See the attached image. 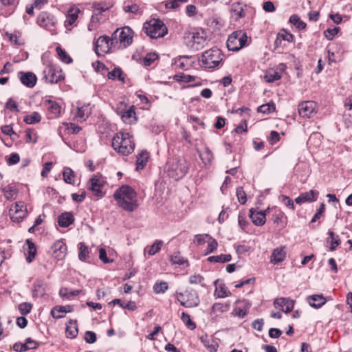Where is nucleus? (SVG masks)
I'll return each mask as SVG.
<instances>
[{"label":"nucleus","instance_id":"nucleus-1","mask_svg":"<svg viewBox=\"0 0 352 352\" xmlns=\"http://www.w3.org/2000/svg\"><path fill=\"white\" fill-rule=\"evenodd\" d=\"M113 197L118 205L125 211L131 212L138 207L137 193L131 186H122L116 190Z\"/></svg>","mask_w":352,"mask_h":352},{"label":"nucleus","instance_id":"nucleus-2","mask_svg":"<svg viewBox=\"0 0 352 352\" xmlns=\"http://www.w3.org/2000/svg\"><path fill=\"white\" fill-rule=\"evenodd\" d=\"M111 146L118 153L126 156L133 152L135 144L130 133L120 131L113 136Z\"/></svg>","mask_w":352,"mask_h":352},{"label":"nucleus","instance_id":"nucleus-3","mask_svg":"<svg viewBox=\"0 0 352 352\" xmlns=\"http://www.w3.org/2000/svg\"><path fill=\"white\" fill-rule=\"evenodd\" d=\"M188 165L184 158H173L168 160L166 165V171L168 175L177 181L187 173Z\"/></svg>","mask_w":352,"mask_h":352},{"label":"nucleus","instance_id":"nucleus-4","mask_svg":"<svg viewBox=\"0 0 352 352\" xmlns=\"http://www.w3.org/2000/svg\"><path fill=\"white\" fill-rule=\"evenodd\" d=\"M223 54L217 47H212L202 53L199 61L201 65L207 69H214L219 67L223 60Z\"/></svg>","mask_w":352,"mask_h":352},{"label":"nucleus","instance_id":"nucleus-5","mask_svg":"<svg viewBox=\"0 0 352 352\" xmlns=\"http://www.w3.org/2000/svg\"><path fill=\"white\" fill-rule=\"evenodd\" d=\"M111 36L116 49H124L132 43L133 31L129 26H125L121 29H117Z\"/></svg>","mask_w":352,"mask_h":352},{"label":"nucleus","instance_id":"nucleus-6","mask_svg":"<svg viewBox=\"0 0 352 352\" xmlns=\"http://www.w3.org/2000/svg\"><path fill=\"white\" fill-rule=\"evenodd\" d=\"M143 30L151 38L164 37L168 32L166 26L159 19H151L145 22Z\"/></svg>","mask_w":352,"mask_h":352},{"label":"nucleus","instance_id":"nucleus-7","mask_svg":"<svg viewBox=\"0 0 352 352\" xmlns=\"http://www.w3.org/2000/svg\"><path fill=\"white\" fill-rule=\"evenodd\" d=\"M248 36L243 30L233 32L228 38L226 45L228 50L236 52L246 45Z\"/></svg>","mask_w":352,"mask_h":352},{"label":"nucleus","instance_id":"nucleus-8","mask_svg":"<svg viewBox=\"0 0 352 352\" xmlns=\"http://www.w3.org/2000/svg\"><path fill=\"white\" fill-rule=\"evenodd\" d=\"M43 78L47 82L54 84L64 80L62 69L52 63H49L43 71Z\"/></svg>","mask_w":352,"mask_h":352},{"label":"nucleus","instance_id":"nucleus-9","mask_svg":"<svg viewBox=\"0 0 352 352\" xmlns=\"http://www.w3.org/2000/svg\"><path fill=\"white\" fill-rule=\"evenodd\" d=\"M36 23L41 28L49 31L52 35L56 34L57 21L53 14L47 12H41L37 16Z\"/></svg>","mask_w":352,"mask_h":352},{"label":"nucleus","instance_id":"nucleus-10","mask_svg":"<svg viewBox=\"0 0 352 352\" xmlns=\"http://www.w3.org/2000/svg\"><path fill=\"white\" fill-rule=\"evenodd\" d=\"M112 36L109 38L106 35L100 36L94 43V50L98 56L109 52L111 50H116L113 43Z\"/></svg>","mask_w":352,"mask_h":352},{"label":"nucleus","instance_id":"nucleus-11","mask_svg":"<svg viewBox=\"0 0 352 352\" xmlns=\"http://www.w3.org/2000/svg\"><path fill=\"white\" fill-rule=\"evenodd\" d=\"M209 41L207 32L203 29H197L192 32L191 47L200 50L208 45Z\"/></svg>","mask_w":352,"mask_h":352},{"label":"nucleus","instance_id":"nucleus-12","mask_svg":"<svg viewBox=\"0 0 352 352\" xmlns=\"http://www.w3.org/2000/svg\"><path fill=\"white\" fill-rule=\"evenodd\" d=\"M317 104L314 101H304L298 105V113L301 117L311 118L316 113Z\"/></svg>","mask_w":352,"mask_h":352},{"label":"nucleus","instance_id":"nucleus-13","mask_svg":"<svg viewBox=\"0 0 352 352\" xmlns=\"http://www.w3.org/2000/svg\"><path fill=\"white\" fill-rule=\"evenodd\" d=\"M103 185V179L98 175H94L89 179L88 183V189L91 190L94 195L102 197L103 196L102 192Z\"/></svg>","mask_w":352,"mask_h":352},{"label":"nucleus","instance_id":"nucleus-14","mask_svg":"<svg viewBox=\"0 0 352 352\" xmlns=\"http://www.w3.org/2000/svg\"><path fill=\"white\" fill-rule=\"evenodd\" d=\"M286 69V65L283 63L279 64L276 69H270L267 71L264 76V78L267 82H274L281 78L282 74Z\"/></svg>","mask_w":352,"mask_h":352},{"label":"nucleus","instance_id":"nucleus-15","mask_svg":"<svg viewBox=\"0 0 352 352\" xmlns=\"http://www.w3.org/2000/svg\"><path fill=\"white\" fill-rule=\"evenodd\" d=\"M186 300H181V305L186 308L197 307L200 303L199 296L194 290L186 291Z\"/></svg>","mask_w":352,"mask_h":352},{"label":"nucleus","instance_id":"nucleus-16","mask_svg":"<svg viewBox=\"0 0 352 352\" xmlns=\"http://www.w3.org/2000/svg\"><path fill=\"white\" fill-rule=\"evenodd\" d=\"M295 300L289 298H278L274 300V306L276 308L282 307V311L286 314L291 312L294 307Z\"/></svg>","mask_w":352,"mask_h":352},{"label":"nucleus","instance_id":"nucleus-17","mask_svg":"<svg viewBox=\"0 0 352 352\" xmlns=\"http://www.w3.org/2000/svg\"><path fill=\"white\" fill-rule=\"evenodd\" d=\"M18 77L23 85L30 88L34 87L36 83V76L31 72H19Z\"/></svg>","mask_w":352,"mask_h":352},{"label":"nucleus","instance_id":"nucleus-18","mask_svg":"<svg viewBox=\"0 0 352 352\" xmlns=\"http://www.w3.org/2000/svg\"><path fill=\"white\" fill-rule=\"evenodd\" d=\"M67 245L61 241H56L52 246L54 256L58 260L65 258L67 254Z\"/></svg>","mask_w":352,"mask_h":352},{"label":"nucleus","instance_id":"nucleus-19","mask_svg":"<svg viewBox=\"0 0 352 352\" xmlns=\"http://www.w3.org/2000/svg\"><path fill=\"white\" fill-rule=\"evenodd\" d=\"M306 300L311 307L315 309L320 308L327 302L326 298L322 294H314L308 296L306 298Z\"/></svg>","mask_w":352,"mask_h":352},{"label":"nucleus","instance_id":"nucleus-20","mask_svg":"<svg viewBox=\"0 0 352 352\" xmlns=\"http://www.w3.org/2000/svg\"><path fill=\"white\" fill-rule=\"evenodd\" d=\"M45 105L51 118H58L60 116L61 107L58 102L52 100H46Z\"/></svg>","mask_w":352,"mask_h":352},{"label":"nucleus","instance_id":"nucleus-21","mask_svg":"<svg viewBox=\"0 0 352 352\" xmlns=\"http://www.w3.org/2000/svg\"><path fill=\"white\" fill-rule=\"evenodd\" d=\"M91 114V108L89 105L84 104L82 106H78L74 118L78 122L85 121Z\"/></svg>","mask_w":352,"mask_h":352},{"label":"nucleus","instance_id":"nucleus-22","mask_svg":"<svg viewBox=\"0 0 352 352\" xmlns=\"http://www.w3.org/2000/svg\"><path fill=\"white\" fill-rule=\"evenodd\" d=\"M286 257V251L284 247L275 248L271 255L270 262L273 264L279 263L285 260Z\"/></svg>","mask_w":352,"mask_h":352},{"label":"nucleus","instance_id":"nucleus-23","mask_svg":"<svg viewBox=\"0 0 352 352\" xmlns=\"http://www.w3.org/2000/svg\"><path fill=\"white\" fill-rule=\"evenodd\" d=\"M219 281V279H217L215 280L213 283L214 285L216 287L214 293V296H215V298H223L231 296V292L228 290V287L226 286L225 284L221 283L219 286H217V283Z\"/></svg>","mask_w":352,"mask_h":352},{"label":"nucleus","instance_id":"nucleus-24","mask_svg":"<svg viewBox=\"0 0 352 352\" xmlns=\"http://www.w3.org/2000/svg\"><path fill=\"white\" fill-rule=\"evenodd\" d=\"M318 192L313 190L300 194L295 199V201L298 204H301L307 201H314L317 199Z\"/></svg>","mask_w":352,"mask_h":352},{"label":"nucleus","instance_id":"nucleus-25","mask_svg":"<svg viewBox=\"0 0 352 352\" xmlns=\"http://www.w3.org/2000/svg\"><path fill=\"white\" fill-rule=\"evenodd\" d=\"M74 221V215L72 212H65L59 215L58 223L60 227L67 228Z\"/></svg>","mask_w":352,"mask_h":352},{"label":"nucleus","instance_id":"nucleus-26","mask_svg":"<svg viewBox=\"0 0 352 352\" xmlns=\"http://www.w3.org/2000/svg\"><path fill=\"white\" fill-rule=\"evenodd\" d=\"M72 311V308L69 305L67 306H58L54 307L51 310V315L54 318H63L66 313L71 312Z\"/></svg>","mask_w":352,"mask_h":352},{"label":"nucleus","instance_id":"nucleus-27","mask_svg":"<svg viewBox=\"0 0 352 352\" xmlns=\"http://www.w3.org/2000/svg\"><path fill=\"white\" fill-rule=\"evenodd\" d=\"M149 158V153L146 151H142L137 155L136 160V170H140L145 168L148 160Z\"/></svg>","mask_w":352,"mask_h":352},{"label":"nucleus","instance_id":"nucleus-28","mask_svg":"<svg viewBox=\"0 0 352 352\" xmlns=\"http://www.w3.org/2000/svg\"><path fill=\"white\" fill-rule=\"evenodd\" d=\"M80 10L78 8H72L68 10L66 20L65 21V25H73L75 24L78 17Z\"/></svg>","mask_w":352,"mask_h":352},{"label":"nucleus","instance_id":"nucleus-29","mask_svg":"<svg viewBox=\"0 0 352 352\" xmlns=\"http://www.w3.org/2000/svg\"><path fill=\"white\" fill-rule=\"evenodd\" d=\"M250 218L252 223L257 226H261L265 224L266 218L261 213H258L254 208H251L249 211Z\"/></svg>","mask_w":352,"mask_h":352},{"label":"nucleus","instance_id":"nucleus-30","mask_svg":"<svg viewBox=\"0 0 352 352\" xmlns=\"http://www.w3.org/2000/svg\"><path fill=\"white\" fill-rule=\"evenodd\" d=\"M120 114L122 121L126 124H131L135 120L133 106L126 111H120Z\"/></svg>","mask_w":352,"mask_h":352},{"label":"nucleus","instance_id":"nucleus-31","mask_svg":"<svg viewBox=\"0 0 352 352\" xmlns=\"http://www.w3.org/2000/svg\"><path fill=\"white\" fill-rule=\"evenodd\" d=\"M78 333L76 320H70L69 324L67 325L65 333L67 338H74Z\"/></svg>","mask_w":352,"mask_h":352},{"label":"nucleus","instance_id":"nucleus-32","mask_svg":"<svg viewBox=\"0 0 352 352\" xmlns=\"http://www.w3.org/2000/svg\"><path fill=\"white\" fill-rule=\"evenodd\" d=\"M45 294V283L42 280H36L34 283L33 295L41 297Z\"/></svg>","mask_w":352,"mask_h":352},{"label":"nucleus","instance_id":"nucleus-33","mask_svg":"<svg viewBox=\"0 0 352 352\" xmlns=\"http://www.w3.org/2000/svg\"><path fill=\"white\" fill-rule=\"evenodd\" d=\"M231 12L236 16V20L243 18L245 16L243 5L240 2H236L232 4Z\"/></svg>","mask_w":352,"mask_h":352},{"label":"nucleus","instance_id":"nucleus-34","mask_svg":"<svg viewBox=\"0 0 352 352\" xmlns=\"http://www.w3.org/2000/svg\"><path fill=\"white\" fill-rule=\"evenodd\" d=\"M190 56H181L175 59V65L182 69H188L190 67Z\"/></svg>","mask_w":352,"mask_h":352},{"label":"nucleus","instance_id":"nucleus-35","mask_svg":"<svg viewBox=\"0 0 352 352\" xmlns=\"http://www.w3.org/2000/svg\"><path fill=\"white\" fill-rule=\"evenodd\" d=\"M26 244L28 245L27 253L28 254L26 257V261L28 263H31L35 258L36 248L35 244L30 239L26 240Z\"/></svg>","mask_w":352,"mask_h":352},{"label":"nucleus","instance_id":"nucleus-36","mask_svg":"<svg viewBox=\"0 0 352 352\" xmlns=\"http://www.w3.org/2000/svg\"><path fill=\"white\" fill-rule=\"evenodd\" d=\"M2 191L4 193L6 199L8 200L14 199L16 197L17 189L14 186L8 185L2 188Z\"/></svg>","mask_w":352,"mask_h":352},{"label":"nucleus","instance_id":"nucleus-37","mask_svg":"<svg viewBox=\"0 0 352 352\" xmlns=\"http://www.w3.org/2000/svg\"><path fill=\"white\" fill-rule=\"evenodd\" d=\"M107 77L110 80L118 79L121 82H124V74L120 67H115L112 71L109 72Z\"/></svg>","mask_w":352,"mask_h":352},{"label":"nucleus","instance_id":"nucleus-38","mask_svg":"<svg viewBox=\"0 0 352 352\" xmlns=\"http://www.w3.org/2000/svg\"><path fill=\"white\" fill-rule=\"evenodd\" d=\"M294 39V36L285 30L279 32L277 35V38L275 41L274 45L277 47L280 45L282 41H286L288 42H292Z\"/></svg>","mask_w":352,"mask_h":352},{"label":"nucleus","instance_id":"nucleus-39","mask_svg":"<svg viewBox=\"0 0 352 352\" xmlns=\"http://www.w3.org/2000/svg\"><path fill=\"white\" fill-rule=\"evenodd\" d=\"M110 304H112L113 305H119L120 307H121L122 308L126 309L130 311H135L137 309L135 302L134 301H131V300L129 301L126 303H124V302H122V300L120 299L116 298V299L113 300L110 302Z\"/></svg>","mask_w":352,"mask_h":352},{"label":"nucleus","instance_id":"nucleus-40","mask_svg":"<svg viewBox=\"0 0 352 352\" xmlns=\"http://www.w3.org/2000/svg\"><path fill=\"white\" fill-rule=\"evenodd\" d=\"M232 256L230 254H220L217 256H211L208 258V261L211 263H224L230 261Z\"/></svg>","mask_w":352,"mask_h":352},{"label":"nucleus","instance_id":"nucleus-41","mask_svg":"<svg viewBox=\"0 0 352 352\" xmlns=\"http://www.w3.org/2000/svg\"><path fill=\"white\" fill-rule=\"evenodd\" d=\"M78 258L82 261H86L89 258V249L88 247L83 242H80L78 243Z\"/></svg>","mask_w":352,"mask_h":352},{"label":"nucleus","instance_id":"nucleus-42","mask_svg":"<svg viewBox=\"0 0 352 352\" xmlns=\"http://www.w3.org/2000/svg\"><path fill=\"white\" fill-rule=\"evenodd\" d=\"M328 234L331 240V246L329 248V250L333 252L336 250V248L340 244L341 241L339 236L335 234L332 230H329Z\"/></svg>","mask_w":352,"mask_h":352},{"label":"nucleus","instance_id":"nucleus-43","mask_svg":"<svg viewBox=\"0 0 352 352\" xmlns=\"http://www.w3.org/2000/svg\"><path fill=\"white\" fill-rule=\"evenodd\" d=\"M199 157L205 165L210 164L213 160V154L208 147L199 154Z\"/></svg>","mask_w":352,"mask_h":352},{"label":"nucleus","instance_id":"nucleus-44","mask_svg":"<svg viewBox=\"0 0 352 352\" xmlns=\"http://www.w3.org/2000/svg\"><path fill=\"white\" fill-rule=\"evenodd\" d=\"M63 180L69 184H72L74 182V172L69 167H65L63 172Z\"/></svg>","mask_w":352,"mask_h":352},{"label":"nucleus","instance_id":"nucleus-45","mask_svg":"<svg viewBox=\"0 0 352 352\" xmlns=\"http://www.w3.org/2000/svg\"><path fill=\"white\" fill-rule=\"evenodd\" d=\"M276 109V105L274 102H269L259 106L257 111L264 114H269Z\"/></svg>","mask_w":352,"mask_h":352},{"label":"nucleus","instance_id":"nucleus-46","mask_svg":"<svg viewBox=\"0 0 352 352\" xmlns=\"http://www.w3.org/2000/svg\"><path fill=\"white\" fill-rule=\"evenodd\" d=\"M41 116L38 112H33L24 117V122L29 124L38 123L41 121Z\"/></svg>","mask_w":352,"mask_h":352},{"label":"nucleus","instance_id":"nucleus-47","mask_svg":"<svg viewBox=\"0 0 352 352\" xmlns=\"http://www.w3.org/2000/svg\"><path fill=\"white\" fill-rule=\"evenodd\" d=\"M59 59L65 63H70L72 62V58L67 54V53L62 49L60 47H57L56 49Z\"/></svg>","mask_w":352,"mask_h":352},{"label":"nucleus","instance_id":"nucleus-48","mask_svg":"<svg viewBox=\"0 0 352 352\" xmlns=\"http://www.w3.org/2000/svg\"><path fill=\"white\" fill-rule=\"evenodd\" d=\"M123 10L126 13H132L134 14H141L142 10L140 6L136 3H132L131 5H124Z\"/></svg>","mask_w":352,"mask_h":352},{"label":"nucleus","instance_id":"nucleus-49","mask_svg":"<svg viewBox=\"0 0 352 352\" xmlns=\"http://www.w3.org/2000/svg\"><path fill=\"white\" fill-rule=\"evenodd\" d=\"M230 302H227L225 304H222L221 302H215L213 304L212 307V311L213 312H226L228 311L230 309Z\"/></svg>","mask_w":352,"mask_h":352},{"label":"nucleus","instance_id":"nucleus-50","mask_svg":"<svg viewBox=\"0 0 352 352\" xmlns=\"http://www.w3.org/2000/svg\"><path fill=\"white\" fill-rule=\"evenodd\" d=\"M181 319L185 325L190 330H193L196 328V324L192 321L190 316L185 312L182 313Z\"/></svg>","mask_w":352,"mask_h":352},{"label":"nucleus","instance_id":"nucleus-51","mask_svg":"<svg viewBox=\"0 0 352 352\" xmlns=\"http://www.w3.org/2000/svg\"><path fill=\"white\" fill-rule=\"evenodd\" d=\"M28 210L26 208V206H25L24 210L21 211H18L14 213L10 214V218L13 221L20 222L27 215Z\"/></svg>","mask_w":352,"mask_h":352},{"label":"nucleus","instance_id":"nucleus-52","mask_svg":"<svg viewBox=\"0 0 352 352\" xmlns=\"http://www.w3.org/2000/svg\"><path fill=\"white\" fill-rule=\"evenodd\" d=\"M170 261L173 265H183L184 263H188V261L184 257L181 256L179 252H175L173 255L170 256Z\"/></svg>","mask_w":352,"mask_h":352},{"label":"nucleus","instance_id":"nucleus-53","mask_svg":"<svg viewBox=\"0 0 352 352\" xmlns=\"http://www.w3.org/2000/svg\"><path fill=\"white\" fill-rule=\"evenodd\" d=\"M289 22L299 30H302L306 27V23L301 21L300 17L296 14H293L290 16Z\"/></svg>","mask_w":352,"mask_h":352},{"label":"nucleus","instance_id":"nucleus-54","mask_svg":"<svg viewBox=\"0 0 352 352\" xmlns=\"http://www.w3.org/2000/svg\"><path fill=\"white\" fill-rule=\"evenodd\" d=\"M204 278L201 274H193L189 277V283L192 285H201L202 287H206L204 283Z\"/></svg>","mask_w":352,"mask_h":352},{"label":"nucleus","instance_id":"nucleus-55","mask_svg":"<svg viewBox=\"0 0 352 352\" xmlns=\"http://www.w3.org/2000/svg\"><path fill=\"white\" fill-rule=\"evenodd\" d=\"M188 0H168L165 2V7L167 9H176L179 8L182 3L187 2Z\"/></svg>","mask_w":352,"mask_h":352},{"label":"nucleus","instance_id":"nucleus-56","mask_svg":"<svg viewBox=\"0 0 352 352\" xmlns=\"http://www.w3.org/2000/svg\"><path fill=\"white\" fill-rule=\"evenodd\" d=\"M163 242L160 240H156L154 243L149 248L148 250V254L150 256H153L156 253H157L162 248Z\"/></svg>","mask_w":352,"mask_h":352},{"label":"nucleus","instance_id":"nucleus-57","mask_svg":"<svg viewBox=\"0 0 352 352\" xmlns=\"http://www.w3.org/2000/svg\"><path fill=\"white\" fill-rule=\"evenodd\" d=\"M207 243H208V248H207V251L206 252V254H208L210 253L214 252L217 249L218 243L211 236L207 240Z\"/></svg>","mask_w":352,"mask_h":352},{"label":"nucleus","instance_id":"nucleus-58","mask_svg":"<svg viewBox=\"0 0 352 352\" xmlns=\"http://www.w3.org/2000/svg\"><path fill=\"white\" fill-rule=\"evenodd\" d=\"M168 283L164 281L156 283L153 286L154 292L156 294L164 293L168 289Z\"/></svg>","mask_w":352,"mask_h":352},{"label":"nucleus","instance_id":"nucleus-59","mask_svg":"<svg viewBox=\"0 0 352 352\" xmlns=\"http://www.w3.org/2000/svg\"><path fill=\"white\" fill-rule=\"evenodd\" d=\"M32 308V305L30 302H22L18 305V309L21 315L28 314Z\"/></svg>","mask_w":352,"mask_h":352},{"label":"nucleus","instance_id":"nucleus-60","mask_svg":"<svg viewBox=\"0 0 352 352\" xmlns=\"http://www.w3.org/2000/svg\"><path fill=\"white\" fill-rule=\"evenodd\" d=\"M158 58L155 53H148L142 60L144 66H150Z\"/></svg>","mask_w":352,"mask_h":352},{"label":"nucleus","instance_id":"nucleus-61","mask_svg":"<svg viewBox=\"0 0 352 352\" xmlns=\"http://www.w3.org/2000/svg\"><path fill=\"white\" fill-rule=\"evenodd\" d=\"M236 197L239 200V202L241 204H245L247 201L246 193L243 190V188L241 186L236 188Z\"/></svg>","mask_w":352,"mask_h":352},{"label":"nucleus","instance_id":"nucleus-62","mask_svg":"<svg viewBox=\"0 0 352 352\" xmlns=\"http://www.w3.org/2000/svg\"><path fill=\"white\" fill-rule=\"evenodd\" d=\"M248 307H240L236 306L234 308L232 314L240 318H243L248 314Z\"/></svg>","mask_w":352,"mask_h":352},{"label":"nucleus","instance_id":"nucleus-63","mask_svg":"<svg viewBox=\"0 0 352 352\" xmlns=\"http://www.w3.org/2000/svg\"><path fill=\"white\" fill-rule=\"evenodd\" d=\"M210 236L208 234H196L195 236L194 243L197 245H200L205 242H207V240L209 239Z\"/></svg>","mask_w":352,"mask_h":352},{"label":"nucleus","instance_id":"nucleus-64","mask_svg":"<svg viewBox=\"0 0 352 352\" xmlns=\"http://www.w3.org/2000/svg\"><path fill=\"white\" fill-rule=\"evenodd\" d=\"M20 160L19 155L16 153H12L6 159V162L9 166L17 164Z\"/></svg>","mask_w":352,"mask_h":352}]
</instances>
